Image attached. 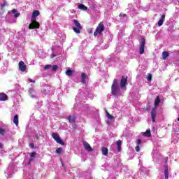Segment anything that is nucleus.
<instances>
[{
    "mask_svg": "<svg viewBox=\"0 0 179 179\" xmlns=\"http://www.w3.org/2000/svg\"><path fill=\"white\" fill-rule=\"evenodd\" d=\"M120 92H121V88H120L118 80L114 79L111 86V94L113 96H117L120 94Z\"/></svg>",
    "mask_w": 179,
    "mask_h": 179,
    "instance_id": "f257e3e1",
    "label": "nucleus"
},
{
    "mask_svg": "<svg viewBox=\"0 0 179 179\" xmlns=\"http://www.w3.org/2000/svg\"><path fill=\"white\" fill-rule=\"evenodd\" d=\"M162 103V100H160V96H157L155 101V108L152 109L151 111V118L153 122H156V114L157 111L156 110V108L159 107V104Z\"/></svg>",
    "mask_w": 179,
    "mask_h": 179,
    "instance_id": "f03ea898",
    "label": "nucleus"
},
{
    "mask_svg": "<svg viewBox=\"0 0 179 179\" xmlns=\"http://www.w3.org/2000/svg\"><path fill=\"white\" fill-rule=\"evenodd\" d=\"M37 17L31 16V24L29 25V30L34 29H40V23L36 22Z\"/></svg>",
    "mask_w": 179,
    "mask_h": 179,
    "instance_id": "7ed1b4c3",
    "label": "nucleus"
},
{
    "mask_svg": "<svg viewBox=\"0 0 179 179\" xmlns=\"http://www.w3.org/2000/svg\"><path fill=\"white\" fill-rule=\"evenodd\" d=\"M102 31H104V24H103V22H101L94 32V36L96 37V36H99V34H101Z\"/></svg>",
    "mask_w": 179,
    "mask_h": 179,
    "instance_id": "20e7f679",
    "label": "nucleus"
},
{
    "mask_svg": "<svg viewBox=\"0 0 179 179\" xmlns=\"http://www.w3.org/2000/svg\"><path fill=\"white\" fill-rule=\"evenodd\" d=\"M73 23L76 27H73V30L75 33L79 34V33H80V30H82V25H80V23H79V21L77 20H74Z\"/></svg>",
    "mask_w": 179,
    "mask_h": 179,
    "instance_id": "39448f33",
    "label": "nucleus"
},
{
    "mask_svg": "<svg viewBox=\"0 0 179 179\" xmlns=\"http://www.w3.org/2000/svg\"><path fill=\"white\" fill-rule=\"evenodd\" d=\"M146 44V38H142L140 42L139 46V53L142 55V54H145V45Z\"/></svg>",
    "mask_w": 179,
    "mask_h": 179,
    "instance_id": "423d86ee",
    "label": "nucleus"
},
{
    "mask_svg": "<svg viewBox=\"0 0 179 179\" xmlns=\"http://www.w3.org/2000/svg\"><path fill=\"white\" fill-rule=\"evenodd\" d=\"M52 136L53 139H55V141L57 142V143H59V145H65V143L62 141V140L61 139L59 134L57 133H53L52 134Z\"/></svg>",
    "mask_w": 179,
    "mask_h": 179,
    "instance_id": "0eeeda50",
    "label": "nucleus"
},
{
    "mask_svg": "<svg viewBox=\"0 0 179 179\" xmlns=\"http://www.w3.org/2000/svg\"><path fill=\"white\" fill-rule=\"evenodd\" d=\"M127 83H128V76H123L120 80V87L122 89L127 87Z\"/></svg>",
    "mask_w": 179,
    "mask_h": 179,
    "instance_id": "6e6552de",
    "label": "nucleus"
},
{
    "mask_svg": "<svg viewBox=\"0 0 179 179\" xmlns=\"http://www.w3.org/2000/svg\"><path fill=\"white\" fill-rule=\"evenodd\" d=\"M83 145L87 152H93V148L90 146V144L86 141H83Z\"/></svg>",
    "mask_w": 179,
    "mask_h": 179,
    "instance_id": "1a4fd4ad",
    "label": "nucleus"
},
{
    "mask_svg": "<svg viewBox=\"0 0 179 179\" xmlns=\"http://www.w3.org/2000/svg\"><path fill=\"white\" fill-rule=\"evenodd\" d=\"M18 66L21 72H24V71H26V66L24 65V62L23 61H20L19 62Z\"/></svg>",
    "mask_w": 179,
    "mask_h": 179,
    "instance_id": "9d476101",
    "label": "nucleus"
},
{
    "mask_svg": "<svg viewBox=\"0 0 179 179\" xmlns=\"http://www.w3.org/2000/svg\"><path fill=\"white\" fill-rule=\"evenodd\" d=\"M8 95L5 93H0V101H6L8 100Z\"/></svg>",
    "mask_w": 179,
    "mask_h": 179,
    "instance_id": "9b49d317",
    "label": "nucleus"
},
{
    "mask_svg": "<svg viewBox=\"0 0 179 179\" xmlns=\"http://www.w3.org/2000/svg\"><path fill=\"white\" fill-rule=\"evenodd\" d=\"M86 79H87V76L86 75V73H82V74H81V83H83V85H85Z\"/></svg>",
    "mask_w": 179,
    "mask_h": 179,
    "instance_id": "f8f14e48",
    "label": "nucleus"
},
{
    "mask_svg": "<svg viewBox=\"0 0 179 179\" xmlns=\"http://www.w3.org/2000/svg\"><path fill=\"white\" fill-rule=\"evenodd\" d=\"M67 120L69 122H71L72 124H75V122H76V117L75 116H68L67 117Z\"/></svg>",
    "mask_w": 179,
    "mask_h": 179,
    "instance_id": "ddd939ff",
    "label": "nucleus"
},
{
    "mask_svg": "<svg viewBox=\"0 0 179 179\" xmlns=\"http://www.w3.org/2000/svg\"><path fill=\"white\" fill-rule=\"evenodd\" d=\"M116 145H117V152H121L122 150V141H121V140H118L117 142H116Z\"/></svg>",
    "mask_w": 179,
    "mask_h": 179,
    "instance_id": "4468645a",
    "label": "nucleus"
},
{
    "mask_svg": "<svg viewBox=\"0 0 179 179\" xmlns=\"http://www.w3.org/2000/svg\"><path fill=\"white\" fill-rule=\"evenodd\" d=\"M36 155H37V152H33L31 153L29 164H30V163H31V162L34 160V158L36 157Z\"/></svg>",
    "mask_w": 179,
    "mask_h": 179,
    "instance_id": "2eb2a0df",
    "label": "nucleus"
},
{
    "mask_svg": "<svg viewBox=\"0 0 179 179\" xmlns=\"http://www.w3.org/2000/svg\"><path fill=\"white\" fill-rule=\"evenodd\" d=\"M13 123L17 127L19 125V115H15L13 118Z\"/></svg>",
    "mask_w": 179,
    "mask_h": 179,
    "instance_id": "dca6fc26",
    "label": "nucleus"
},
{
    "mask_svg": "<svg viewBox=\"0 0 179 179\" xmlns=\"http://www.w3.org/2000/svg\"><path fill=\"white\" fill-rule=\"evenodd\" d=\"M101 152L103 156H108V149L106 147H102Z\"/></svg>",
    "mask_w": 179,
    "mask_h": 179,
    "instance_id": "f3484780",
    "label": "nucleus"
},
{
    "mask_svg": "<svg viewBox=\"0 0 179 179\" xmlns=\"http://www.w3.org/2000/svg\"><path fill=\"white\" fill-rule=\"evenodd\" d=\"M170 53H169V52L166 51H164L162 52V59L165 60L167 59L168 57H169Z\"/></svg>",
    "mask_w": 179,
    "mask_h": 179,
    "instance_id": "a211bd4d",
    "label": "nucleus"
},
{
    "mask_svg": "<svg viewBox=\"0 0 179 179\" xmlns=\"http://www.w3.org/2000/svg\"><path fill=\"white\" fill-rule=\"evenodd\" d=\"M164 176L165 179H169V166L167 165L165 166Z\"/></svg>",
    "mask_w": 179,
    "mask_h": 179,
    "instance_id": "6ab92c4d",
    "label": "nucleus"
},
{
    "mask_svg": "<svg viewBox=\"0 0 179 179\" xmlns=\"http://www.w3.org/2000/svg\"><path fill=\"white\" fill-rule=\"evenodd\" d=\"M11 12L15 15V17H19L20 16V13H17V10L15 8L13 9Z\"/></svg>",
    "mask_w": 179,
    "mask_h": 179,
    "instance_id": "aec40b11",
    "label": "nucleus"
},
{
    "mask_svg": "<svg viewBox=\"0 0 179 179\" xmlns=\"http://www.w3.org/2000/svg\"><path fill=\"white\" fill-rule=\"evenodd\" d=\"M78 9H80L81 10H87V8L85 4H80L78 6Z\"/></svg>",
    "mask_w": 179,
    "mask_h": 179,
    "instance_id": "412c9836",
    "label": "nucleus"
},
{
    "mask_svg": "<svg viewBox=\"0 0 179 179\" xmlns=\"http://www.w3.org/2000/svg\"><path fill=\"white\" fill-rule=\"evenodd\" d=\"M143 136H147V138H150L152 134H150V130H147L143 134Z\"/></svg>",
    "mask_w": 179,
    "mask_h": 179,
    "instance_id": "4be33fe9",
    "label": "nucleus"
},
{
    "mask_svg": "<svg viewBox=\"0 0 179 179\" xmlns=\"http://www.w3.org/2000/svg\"><path fill=\"white\" fill-rule=\"evenodd\" d=\"M106 117L108 120H114V116L111 115L107 110H106Z\"/></svg>",
    "mask_w": 179,
    "mask_h": 179,
    "instance_id": "5701e85b",
    "label": "nucleus"
},
{
    "mask_svg": "<svg viewBox=\"0 0 179 179\" xmlns=\"http://www.w3.org/2000/svg\"><path fill=\"white\" fill-rule=\"evenodd\" d=\"M73 74V71L70 69L66 71V75H67V76H72Z\"/></svg>",
    "mask_w": 179,
    "mask_h": 179,
    "instance_id": "b1692460",
    "label": "nucleus"
},
{
    "mask_svg": "<svg viewBox=\"0 0 179 179\" xmlns=\"http://www.w3.org/2000/svg\"><path fill=\"white\" fill-rule=\"evenodd\" d=\"M28 93L31 96V97L32 98L36 97L34 95H33V93H34V90L33 88L29 89Z\"/></svg>",
    "mask_w": 179,
    "mask_h": 179,
    "instance_id": "393cba45",
    "label": "nucleus"
},
{
    "mask_svg": "<svg viewBox=\"0 0 179 179\" xmlns=\"http://www.w3.org/2000/svg\"><path fill=\"white\" fill-rule=\"evenodd\" d=\"M39 15H40V11H38V10H34L32 13V16H34L35 17H37V16H39Z\"/></svg>",
    "mask_w": 179,
    "mask_h": 179,
    "instance_id": "a878e982",
    "label": "nucleus"
},
{
    "mask_svg": "<svg viewBox=\"0 0 179 179\" xmlns=\"http://www.w3.org/2000/svg\"><path fill=\"white\" fill-rule=\"evenodd\" d=\"M62 152V148H59L56 150L55 153H57V155H59Z\"/></svg>",
    "mask_w": 179,
    "mask_h": 179,
    "instance_id": "bb28decb",
    "label": "nucleus"
},
{
    "mask_svg": "<svg viewBox=\"0 0 179 179\" xmlns=\"http://www.w3.org/2000/svg\"><path fill=\"white\" fill-rule=\"evenodd\" d=\"M57 69H58V66H57V65H54V66H52V71L53 72H55Z\"/></svg>",
    "mask_w": 179,
    "mask_h": 179,
    "instance_id": "cd10ccee",
    "label": "nucleus"
},
{
    "mask_svg": "<svg viewBox=\"0 0 179 179\" xmlns=\"http://www.w3.org/2000/svg\"><path fill=\"white\" fill-rule=\"evenodd\" d=\"M50 68H51V64H47L44 66L45 71L50 69Z\"/></svg>",
    "mask_w": 179,
    "mask_h": 179,
    "instance_id": "c85d7f7f",
    "label": "nucleus"
},
{
    "mask_svg": "<svg viewBox=\"0 0 179 179\" xmlns=\"http://www.w3.org/2000/svg\"><path fill=\"white\" fill-rule=\"evenodd\" d=\"M0 135H5V129L0 128Z\"/></svg>",
    "mask_w": 179,
    "mask_h": 179,
    "instance_id": "c756f323",
    "label": "nucleus"
},
{
    "mask_svg": "<svg viewBox=\"0 0 179 179\" xmlns=\"http://www.w3.org/2000/svg\"><path fill=\"white\" fill-rule=\"evenodd\" d=\"M141 143H142V140L141 139H138L136 141V145H138V146H139V145H141Z\"/></svg>",
    "mask_w": 179,
    "mask_h": 179,
    "instance_id": "7c9ffc66",
    "label": "nucleus"
},
{
    "mask_svg": "<svg viewBox=\"0 0 179 179\" xmlns=\"http://www.w3.org/2000/svg\"><path fill=\"white\" fill-rule=\"evenodd\" d=\"M158 26H163V20H159V21H158Z\"/></svg>",
    "mask_w": 179,
    "mask_h": 179,
    "instance_id": "2f4dec72",
    "label": "nucleus"
},
{
    "mask_svg": "<svg viewBox=\"0 0 179 179\" xmlns=\"http://www.w3.org/2000/svg\"><path fill=\"white\" fill-rule=\"evenodd\" d=\"M135 150H136V152H140L141 151V147H139V145H137L135 148Z\"/></svg>",
    "mask_w": 179,
    "mask_h": 179,
    "instance_id": "473e14b6",
    "label": "nucleus"
},
{
    "mask_svg": "<svg viewBox=\"0 0 179 179\" xmlns=\"http://www.w3.org/2000/svg\"><path fill=\"white\" fill-rule=\"evenodd\" d=\"M147 80H149L150 82V80H152V74H148Z\"/></svg>",
    "mask_w": 179,
    "mask_h": 179,
    "instance_id": "72a5a7b5",
    "label": "nucleus"
},
{
    "mask_svg": "<svg viewBox=\"0 0 179 179\" xmlns=\"http://www.w3.org/2000/svg\"><path fill=\"white\" fill-rule=\"evenodd\" d=\"M164 19H166V15H162L160 20H162L163 22H164Z\"/></svg>",
    "mask_w": 179,
    "mask_h": 179,
    "instance_id": "f704fd0d",
    "label": "nucleus"
},
{
    "mask_svg": "<svg viewBox=\"0 0 179 179\" xmlns=\"http://www.w3.org/2000/svg\"><path fill=\"white\" fill-rule=\"evenodd\" d=\"M120 17H125L127 16V14H122V13H120L119 15Z\"/></svg>",
    "mask_w": 179,
    "mask_h": 179,
    "instance_id": "c9c22d12",
    "label": "nucleus"
},
{
    "mask_svg": "<svg viewBox=\"0 0 179 179\" xmlns=\"http://www.w3.org/2000/svg\"><path fill=\"white\" fill-rule=\"evenodd\" d=\"M1 8H5L6 6V1H4L3 3L1 4Z\"/></svg>",
    "mask_w": 179,
    "mask_h": 179,
    "instance_id": "e433bc0d",
    "label": "nucleus"
},
{
    "mask_svg": "<svg viewBox=\"0 0 179 179\" xmlns=\"http://www.w3.org/2000/svg\"><path fill=\"white\" fill-rule=\"evenodd\" d=\"M29 82H31V83H36V80H31V78H29Z\"/></svg>",
    "mask_w": 179,
    "mask_h": 179,
    "instance_id": "4c0bfd02",
    "label": "nucleus"
},
{
    "mask_svg": "<svg viewBox=\"0 0 179 179\" xmlns=\"http://www.w3.org/2000/svg\"><path fill=\"white\" fill-rule=\"evenodd\" d=\"M30 147L31 148V149H34V143H30Z\"/></svg>",
    "mask_w": 179,
    "mask_h": 179,
    "instance_id": "58836bf2",
    "label": "nucleus"
},
{
    "mask_svg": "<svg viewBox=\"0 0 179 179\" xmlns=\"http://www.w3.org/2000/svg\"><path fill=\"white\" fill-rule=\"evenodd\" d=\"M167 162H169V157L165 158V163H167Z\"/></svg>",
    "mask_w": 179,
    "mask_h": 179,
    "instance_id": "ea45409f",
    "label": "nucleus"
},
{
    "mask_svg": "<svg viewBox=\"0 0 179 179\" xmlns=\"http://www.w3.org/2000/svg\"><path fill=\"white\" fill-rule=\"evenodd\" d=\"M36 139H40V137L38 136V134L36 135Z\"/></svg>",
    "mask_w": 179,
    "mask_h": 179,
    "instance_id": "a19ab883",
    "label": "nucleus"
},
{
    "mask_svg": "<svg viewBox=\"0 0 179 179\" xmlns=\"http://www.w3.org/2000/svg\"><path fill=\"white\" fill-rule=\"evenodd\" d=\"M2 148H3V145L0 143V149H2Z\"/></svg>",
    "mask_w": 179,
    "mask_h": 179,
    "instance_id": "79ce46f5",
    "label": "nucleus"
},
{
    "mask_svg": "<svg viewBox=\"0 0 179 179\" xmlns=\"http://www.w3.org/2000/svg\"><path fill=\"white\" fill-rule=\"evenodd\" d=\"M55 57V55H52L51 58H54Z\"/></svg>",
    "mask_w": 179,
    "mask_h": 179,
    "instance_id": "37998d69",
    "label": "nucleus"
},
{
    "mask_svg": "<svg viewBox=\"0 0 179 179\" xmlns=\"http://www.w3.org/2000/svg\"><path fill=\"white\" fill-rule=\"evenodd\" d=\"M0 61H1V57H0Z\"/></svg>",
    "mask_w": 179,
    "mask_h": 179,
    "instance_id": "c03bdc74",
    "label": "nucleus"
}]
</instances>
